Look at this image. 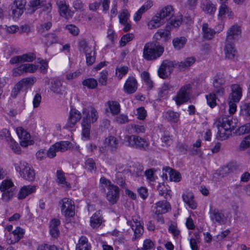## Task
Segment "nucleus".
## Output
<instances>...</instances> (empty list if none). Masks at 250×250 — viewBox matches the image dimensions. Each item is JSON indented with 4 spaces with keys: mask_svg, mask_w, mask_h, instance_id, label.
<instances>
[{
    "mask_svg": "<svg viewBox=\"0 0 250 250\" xmlns=\"http://www.w3.org/2000/svg\"><path fill=\"white\" fill-rule=\"evenodd\" d=\"M164 52V47L157 42H147L143 49V57L147 61L156 60L162 56Z\"/></svg>",
    "mask_w": 250,
    "mask_h": 250,
    "instance_id": "f257e3e1",
    "label": "nucleus"
},
{
    "mask_svg": "<svg viewBox=\"0 0 250 250\" xmlns=\"http://www.w3.org/2000/svg\"><path fill=\"white\" fill-rule=\"evenodd\" d=\"M218 127V134L222 140L226 139L232 130H234L236 126V123L232 121L231 116H224L219 119L217 125Z\"/></svg>",
    "mask_w": 250,
    "mask_h": 250,
    "instance_id": "f03ea898",
    "label": "nucleus"
},
{
    "mask_svg": "<svg viewBox=\"0 0 250 250\" xmlns=\"http://www.w3.org/2000/svg\"><path fill=\"white\" fill-rule=\"evenodd\" d=\"M124 143L128 146L143 151H146L149 145L148 141L135 135H125Z\"/></svg>",
    "mask_w": 250,
    "mask_h": 250,
    "instance_id": "7ed1b4c3",
    "label": "nucleus"
},
{
    "mask_svg": "<svg viewBox=\"0 0 250 250\" xmlns=\"http://www.w3.org/2000/svg\"><path fill=\"white\" fill-rule=\"evenodd\" d=\"M178 64L179 62L176 61L164 60L158 70L159 76L162 79L167 78L174 68H178Z\"/></svg>",
    "mask_w": 250,
    "mask_h": 250,
    "instance_id": "20e7f679",
    "label": "nucleus"
},
{
    "mask_svg": "<svg viewBox=\"0 0 250 250\" xmlns=\"http://www.w3.org/2000/svg\"><path fill=\"white\" fill-rule=\"evenodd\" d=\"M191 86L190 84L182 86L178 91L175 101L177 105L179 106L187 103L190 99Z\"/></svg>",
    "mask_w": 250,
    "mask_h": 250,
    "instance_id": "39448f33",
    "label": "nucleus"
},
{
    "mask_svg": "<svg viewBox=\"0 0 250 250\" xmlns=\"http://www.w3.org/2000/svg\"><path fill=\"white\" fill-rule=\"evenodd\" d=\"M61 205V211L65 217H72L75 215V205L74 202L68 198H64L60 202Z\"/></svg>",
    "mask_w": 250,
    "mask_h": 250,
    "instance_id": "423d86ee",
    "label": "nucleus"
},
{
    "mask_svg": "<svg viewBox=\"0 0 250 250\" xmlns=\"http://www.w3.org/2000/svg\"><path fill=\"white\" fill-rule=\"evenodd\" d=\"M170 209V205L166 201H159L155 204L153 212L155 216L154 217L157 219L158 222L162 223H164V219L160 215L167 213Z\"/></svg>",
    "mask_w": 250,
    "mask_h": 250,
    "instance_id": "0eeeda50",
    "label": "nucleus"
},
{
    "mask_svg": "<svg viewBox=\"0 0 250 250\" xmlns=\"http://www.w3.org/2000/svg\"><path fill=\"white\" fill-rule=\"evenodd\" d=\"M83 113L84 116L82 122L91 125L96 122L98 118V113L96 109L93 106H89L87 108H83Z\"/></svg>",
    "mask_w": 250,
    "mask_h": 250,
    "instance_id": "6e6552de",
    "label": "nucleus"
},
{
    "mask_svg": "<svg viewBox=\"0 0 250 250\" xmlns=\"http://www.w3.org/2000/svg\"><path fill=\"white\" fill-rule=\"evenodd\" d=\"M56 1L59 12L62 17L69 19L73 16V13L69 9V5L65 0H56Z\"/></svg>",
    "mask_w": 250,
    "mask_h": 250,
    "instance_id": "1a4fd4ad",
    "label": "nucleus"
},
{
    "mask_svg": "<svg viewBox=\"0 0 250 250\" xmlns=\"http://www.w3.org/2000/svg\"><path fill=\"white\" fill-rule=\"evenodd\" d=\"M127 224L130 226L134 231V236L132 238L133 241L136 240L143 235L144 229L141 223L139 221H138L137 219L134 220L133 219L132 220L128 221Z\"/></svg>",
    "mask_w": 250,
    "mask_h": 250,
    "instance_id": "9d476101",
    "label": "nucleus"
},
{
    "mask_svg": "<svg viewBox=\"0 0 250 250\" xmlns=\"http://www.w3.org/2000/svg\"><path fill=\"white\" fill-rule=\"evenodd\" d=\"M225 83V80L222 77L217 75L215 76L213 82V89L212 92L216 93L217 95L222 96L225 93L224 85Z\"/></svg>",
    "mask_w": 250,
    "mask_h": 250,
    "instance_id": "9b49d317",
    "label": "nucleus"
},
{
    "mask_svg": "<svg viewBox=\"0 0 250 250\" xmlns=\"http://www.w3.org/2000/svg\"><path fill=\"white\" fill-rule=\"evenodd\" d=\"M209 217L213 223H217L221 224L226 220L224 214L218 209L210 207L209 211Z\"/></svg>",
    "mask_w": 250,
    "mask_h": 250,
    "instance_id": "f8f14e48",
    "label": "nucleus"
},
{
    "mask_svg": "<svg viewBox=\"0 0 250 250\" xmlns=\"http://www.w3.org/2000/svg\"><path fill=\"white\" fill-rule=\"evenodd\" d=\"M26 3V0H15L14 1L11 5V10L14 17L18 18L23 14Z\"/></svg>",
    "mask_w": 250,
    "mask_h": 250,
    "instance_id": "ddd939ff",
    "label": "nucleus"
},
{
    "mask_svg": "<svg viewBox=\"0 0 250 250\" xmlns=\"http://www.w3.org/2000/svg\"><path fill=\"white\" fill-rule=\"evenodd\" d=\"M82 118L81 113L75 108L71 109L66 125L67 128H72Z\"/></svg>",
    "mask_w": 250,
    "mask_h": 250,
    "instance_id": "4468645a",
    "label": "nucleus"
},
{
    "mask_svg": "<svg viewBox=\"0 0 250 250\" xmlns=\"http://www.w3.org/2000/svg\"><path fill=\"white\" fill-rule=\"evenodd\" d=\"M17 133L21 139L20 144L22 146L26 147L32 144V141L30 140V134L21 127H19L17 128Z\"/></svg>",
    "mask_w": 250,
    "mask_h": 250,
    "instance_id": "2eb2a0df",
    "label": "nucleus"
},
{
    "mask_svg": "<svg viewBox=\"0 0 250 250\" xmlns=\"http://www.w3.org/2000/svg\"><path fill=\"white\" fill-rule=\"evenodd\" d=\"M137 88L138 83L136 79L132 76L129 77L124 86L125 92L127 94L134 93L136 91Z\"/></svg>",
    "mask_w": 250,
    "mask_h": 250,
    "instance_id": "dca6fc26",
    "label": "nucleus"
},
{
    "mask_svg": "<svg viewBox=\"0 0 250 250\" xmlns=\"http://www.w3.org/2000/svg\"><path fill=\"white\" fill-rule=\"evenodd\" d=\"M120 190L117 186H112L108 189L106 194V198L110 204L114 205L116 204L119 198Z\"/></svg>",
    "mask_w": 250,
    "mask_h": 250,
    "instance_id": "f3484780",
    "label": "nucleus"
},
{
    "mask_svg": "<svg viewBox=\"0 0 250 250\" xmlns=\"http://www.w3.org/2000/svg\"><path fill=\"white\" fill-rule=\"evenodd\" d=\"M36 190V187L35 186H23L21 188L18 194V198L19 200L24 199L29 195L35 192Z\"/></svg>",
    "mask_w": 250,
    "mask_h": 250,
    "instance_id": "a211bd4d",
    "label": "nucleus"
},
{
    "mask_svg": "<svg viewBox=\"0 0 250 250\" xmlns=\"http://www.w3.org/2000/svg\"><path fill=\"white\" fill-rule=\"evenodd\" d=\"M184 202L191 209H194L197 208V204L194 200V195L192 192L186 191L182 196Z\"/></svg>",
    "mask_w": 250,
    "mask_h": 250,
    "instance_id": "6ab92c4d",
    "label": "nucleus"
},
{
    "mask_svg": "<svg viewBox=\"0 0 250 250\" xmlns=\"http://www.w3.org/2000/svg\"><path fill=\"white\" fill-rule=\"evenodd\" d=\"M203 37L207 40H210L214 38L215 34V29L208 27V25L207 23H204L202 25Z\"/></svg>",
    "mask_w": 250,
    "mask_h": 250,
    "instance_id": "aec40b11",
    "label": "nucleus"
},
{
    "mask_svg": "<svg viewBox=\"0 0 250 250\" xmlns=\"http://www.w3.org/2000/svg\"><path fill=\"white\" fill-rule=\"evenodd\" d=\"M224 52L226 58L229 59H233L237 56V51L233 44L230 42H227L225 47Z\"/></svg>",
    "mask_w": 250,
    "mask_h": 250,
    "instance_id": "412c9836",
    "label": "nucleus"
},
{
    "mask_svg": "<svg viewBox=\"0 0 250 250\" xmlns=\"http://www.w3.org/2000/svg\"><path fill=\"white\" fill-rule=\"evenodd\" d=\"M157 14L166 22L173 15L172 7L171 5H167L162 9Z\"/></svg>",
    "mask_w": 250,
    "mask_h": 250,
    "instance_id": "4be33fe9",
    "label": "nucleus"
},
{
    "mask_svg": "<svg viewBox=\"0 0 250 250\" xmlns=\"http://www.w3.org/2000/svg\"><path fill=\"white\" fill-rule=\"evenodd\" d=\"M231 100L238 102L242 97V88L238 84H233L231 86Z\"/></svg>",
    "mask_w": 250,
    "mask_h": 250,
    "instance_id": "5701e85b",
    "label": "nucleus"
},
{
    "mask_svg": "<svg viewBox=\"0 0 250 250\" xmlns=\"http://www.w3.org/2000/svg\"><path fill=\"white\" fill-rule=\"evenodd\" d=\"M105 147H108L111 151L115 150L119 145L118 140L113 136H109L104 140Z\"/></svg>",
    "mask_w": 250,
    "mask_h": 250,
    "instance_id": "b1692460",
    "label": "nucleus"
},
{
    "mask_svg": "<svg viewBox=\"0 0 250 250\" xmlns=\"http://www.w3.org/2000/svg\"><path fill=\"white\" fill-rule=\"evenodd\" d=\"M165 22L164 20H162L157 14L152 19L148 22L147 26L150 29H156L159 28Z\"/></svg>",
    "mask_w": 250,
    "mask_h": 250,
    "instance_id": "393cba45",
    "label": "nucleus"
},
{
    "mask_svg": "<svg viewBox=\"0 0 250 250\" xmlns=\"http://www.w3.org/2000/svg\"><path fill=\"white\" fill-rule=\"evenodd\" d=\"M241 33V29L239 26L237 25L232 26L227 32L226 41L227 42H230L235 38L236 36H238Z\"/></svg>",
    "mask_w": 250,
    "mask_h": 250,
    "instance_id": "a878e982",
    "label": "nucleus"
},
{
    "mask_svg": "<svg viewBox=\"0 0 250 250\" xmlns=\"http://www.w3.org/2000/svg\"><path fill=\"white\" fill-rule=\"evenodd\" d=\"M163 171L166 172V176H167V173H168L170 181L174 182H179L181 179V176L178 171L174 170L170 167H166L163 168Z\"/></svg>",
    "mask_w": 250,
    "mask_h": 250,
    "instance_id": "bb28decb",
    "label": "nucleus"
},
{
    "mask_svg": "<svg viewBox=\"0 0 250 250\" xmlns=\"http://www.w3.org/2000/svg\"><path fill=\"white\" fill-rule=\"evenodd\" d=\"M154 38L157 41L163 40L167 42L170 38V31L167 29H160L154 34Z\"/></svg>",
    "mask_w": 250,
    "mask_h": 250,
    "instance_id": "cd10ccee",
    "label": "nucleus"
},
{
    "mask_svg": "<svg viewBox=\"0 0 250 250\" xmlns=\"http://www.w3.org/2000/svg\"><path fill=\"white\" fill-rule=\"evenodd\" d=\"M153 5L152 2L148 1L144 4L134 14L133 19L135 21L140 20L143 13L146 12Z\"/></svg>",
    "mask_w": 250,
    "mask_h": 250,
    "instance_id": "c85d7f7f",
    "label": "nucleus"
},
{
    "mask_svg": "<svg viewBox=\"0 0 250 250\" xmlns=\"http://www.w3.org/2000/svg\"><path fill=\"white\" fill-rule=\"evenodd\" d=\"M110 113L112 115H117L121 111L120 104L116 101H108L106 102Z\"/></svg>",
    "mask_w": 250,
    "mask_h": 250,
    "instance_id": "c756f323",
    "label": "nucleus"
},
{
    "mask_svg": "<svg viewBox=\"0 0 250 250\" xmlns=\"http://www.w3.org/2000/svg\"><path fill=\"white\" fill-rule=\"evenodd\" d=\"M91 246L88 243L87 238L84 236H82L76 245V250H90Z\"/></svg>",
    "mask_w": 250,
    "mask_h": 250,
    "instance_id": "7c9ffc66",
    "label": "nucleus"
},
{
    "mask_svg": "<svg viewBox=\"0 0 250 250\" xmlns=\"http://www.w3.org/2000/svg\"><path fill=\"white\" fill-rule=\"evenodd\" d=\"M60 225V221L58 219H53L50 222V233L52 237H56L59 235V230L58 228Z\"/></svg>",
    "mask_w": 250,
    "mask_h": 250,
    "instance_id": "2f4dec72",
    "label": "nucleus"
},
{
    "mask_svg": "<svg viewBox=\"0 0 250 250\" xmlns=\"http://www.w3.org/2000/svg\"><path fill=\"white\" fill-rule=\"evenodd\" d=\"M172 86L167 83H164L161 88L159 89L158 97L160 99H166L168 96L169 91Z\"/></svg>",
    "mask_w": 250,
    "mask_h": 250,
    "instance_id": "473e14b6",
    "label": "nucleus"
},
{
    "mask_svg": "<svg viewBox=\"0 0 250 250\" xmlns=\"http://www.w3.org/2000/svg\"><path fill=\"white\" fill-rule=\"evenodd\" d=\"M24 233V231L23 229L20 227H17L16 229L12 232L13 237H11L10 238V244H14L19 241L23 237Z\"/></svg>",
    "mask_w": 250,
    "mask_h": 250,
    "instance_id": "72a5a7b5",
    "label": "nucleus"
},
{
    "mask_svg": "<svg viewBox=\"0 0 250 250\" xmlns=\"http://www.w3.org/2000/svg\"><path fill=\"white\" fill-rule=\"evenodd\" d=\"M14 166L16 171L19 173L21 176L30 166V165L26 161H20L17 163H14Z\"/></svg>",
    "mask_w": 250,
    "mask_h": 250,
    "instance_id": "f704fd0d",
    "label": "nucleus"
},
{
    "mask_svg": "<svg viewBox=\"0 0 250 250\" xmlns=\"http://www.w3.org/2000/svg\"><path fill=\"white\" fill-rule=\"evenodd\" d=\"M103 218L99 212H96L90 218V225L93 228H98L102 223Z\"/></svg>",
    "mask_w": 250,
    "mask_h": 250,
    "instance_id": "c9c22d12",
    "label": "nucleus"
},
{
    "mask_svg": "<svg viewBox=\"0 0 250 250\" xmlns=\"http://www.w3.org/2000/svg\"><path fill=\"white\" fill-rule=\"evenodd\" d=\"M21 177L29 182H33L35 179V172L33 167L30 165Z\"/></svg>",
    "mask_w": 250,
    "mask_h": 250,
    "instance_id": "e433bc0d",
    "label": "nucleus"
},
{
    "mask_svg": "<svg viewBox=\"0 0 250 250\" xmlns=\"http://www.w3.org/2000/svg\"><path fill=\"white\" fill-rule=\"evenodd\" d=\"M37 79L35 77H30L22 79L18 83L22 88L31 87L36 82Z\"/></svg>",
    "mask_w": 250,
    "mask_h": 250,
    "instance_id": "4c0bfd02",
    "label": "nucleus"
},
{
    "mask_svg": "<svg viewBox=\"0 0 250 250\" xmlns=\"http://www.w3.org/2000/svg\"><path fill=\"white\" fill-rule=\"evenodd\" d=\"M166 118L171 123H176L179 120L180 114L178 112L169 110L165 113Z\"/></svg>",
    "mask_w": 250,
    "mask_h": 250,
    "instance_id": "58836bf2",
    "label": "nucleus"
},
{
    "mask_svg": "<svg viewBox=\"0 0 250 250\" xmlns=\"http://www.w3.org/2000/svg\"><path fill=\"white\" fill-rule=\"evenodd\" d=\"M54 146L58 151L64 152L71 148V143L69 141H60L56 143Z\"/></svg>",
    "mask_w": 250,
    "mask_h": 250,
    "instance_id": "ea45409f",
    "label": "nucleus"
},
{
    "mask_svg": "<svg viewBox=\"0 0 250 250\" xmlns=\"http://www.w3.org/2000/svg\"><path fill=\"white\" fill-rule=\"evenodd\" d=\"M187 42V39L184 37L174 38L172 41L173 45L176 50L183 48Z\"/></svg>",
    "mask_w": 250,
    "mask_h": 250,
    "instance_id": "a19ab883",
    "label": "nucleus"
},
{
    "mask_svg": "<svg viewBox=\"0 0 250 250\" xmlns=\"http://www.w3.org/2000/svg\"><path fill=\"white\" fill-rule=\"evenodd\" d=\"M44 44L48 46L58 42V37L54 33H49L44 36Z\"/></svg>",
    "mask_w": 250,
    "mask_h": 250,
    "instance_id": "79ce46f5",
    "label": "nucleus"
},
{
    "mask_svg": "<svg viewBox=\"0 0 250 250\" xmlns=\"http://www.w3.org/2000/svg\"><path fill=\"white\" fill-rule=\"evenodd\" d=\"M202 8L208 14H213L216 11L215 5L210 1H206L203 3Z\"/></svg>",
    "mask_w": 250,
    "mask_h": 250,
    "instance_id": "37998d69",
    "label": "nucleus"
},
{
    "mask_svg": "<svg viewBox=\"0 0 250 250\" xmlns=\"http://www.w3.org/2000/svg\"><path fill=\"white\" fill-rule=\"evenodd\" d=\"M57 182L59 184H62L66 187H70V185L66 181L64 173L62 170H57L56 172Z\"/></svg>",
    "mask_w": 250,
    "mask_h": 250,
    "instance_id": "c03bdc74",
    "label": "nucleus"
},
{
    "mask_svg": "<svg viewBox=\"0 0 250 250\" xmlns=\"http://www.w3.org/2000/svg\"><path fill=\"white\" fill-rule=\"evenodd\" d=\"M195 62L193 57H188L184 61L179 62L178 68L180 69H186L192 65Z\"/></svg>",
    "mask_w": 250,
    "mask_h": 250,
    "instance_id": "a18cd8bd",
    "label": "nucleus"
},
{
    "mask_svg": "<svg viewBox=\"0 0 250 250\" xmlns=\"http://www.w3.org/2000/svg\"><path fill=\"white\" fill-rule=\"evenodd\" d=\"M225 3L226 2H222L219 8L218 17H223L226 14H228V16L230 17L232 15V12L229 11V8Z\"/></svg>",
    "mask_w": 250,
    "mask_h": 250,
    "instance_id": "49530a36",
    "label": "nucleus"
},
{
    "mask_svg": "<svg viewBox=\"0 0 250 250\" xmlns=\"http://www.w3.org/2000/svg\"><path fill=\"white\" fill-rule=\"evenodd\" d=\"M161 140L163 143V146H170L173 142L171 136L167 131L164 132L163 135L161 138Z\"/></svg>",
    "mask_w": 250,
    "mask_h": 250,
    "instance_id": "de8ad7c7",
    "label": "nucleus"
},
{
    "mask_svg": "<svg viewBox=\"0 0 250 250\" xmlns=\"http://www.w3.org/2000/svg\"><path fill=\"white\" fill-rule=\"evenodd\" d=\"M115 182L123 188H126L125 180L123 174L120 172H117L115 176Z\"/></svg>",
    "mask_w": 250,
    "mask_h": 250,
    "instance_id": "09e8293b",
    "label": "nucleus"
},
{
    "mask_svg": "<svg viewBox=\"0 0 250 250\" xmlns=\"http://www.w3.org/2000/svg\"><path fill=\"white\" fill-rule=\"evenodd\" d=\"M216 93L212 92L206 96L207 104L212 108L216 105Z\"/></svg>",
    "mask_w": 250,
    "mask_h": 250,
    "instance_id": "8fccbe9b",
    "label": "nucleus"
},
{
    "mask_svg": "<svg viewBox=\"0 0 250 250\" xmlns=\"http://www.w3.org/2000/svg\"><path fill=\"white\" fill-rule=\"evenodd\" d=\"M62 83L59 80L56 79L52 82L50 86V90L54 93L60 94L61 92V88Z\"/></svg>",
    "mask_w": 250,
    "mask_h": 250,
    "instance_id": "3c124183",
    "label": "nucleus"
},
{
    "mask_svg": "<svg viewBox=\"0 0 250 250\" xmlns=\"http://www.w3.org/2000/svg\"><path fill=\"white\" fill-rule=\"evenodd\" d=\"M9 189H15L14 184L11 180L6 179L3 180L0 185V190L4 191Z\"/></svg>",
    "mask_w": 250,
    "mask_h": 250,
    "instance_id": "603ef678",
    "label": "nucleus"
},
{
    "mask_svg": "<svg viewBox=\"0 0 250 250\" xmlns=\"http://www.w3.org/2000/svg\"><path fill=\"white\" fill-rule=\"evenodd\" d=\"M84 168L87 170L92 172L96 170V165L94 160L92 158H88L85 162Z\"/></svg>",
    "mask_w": 250,
    "mask_h": 250,
    "instance_id": "864d4df0",
    "label": "nucleus"
},
{
    "mask_svg": "<svg viewBox=\"0 0 250 250\" xmlns=\"http://www.w3.org/2000/svg\"><path fill=\"white\" fill-rule=\"evenodd\" d=\"M82 135L86 139H89L90 137V129L91 125L82 122Z\"/></svg>",
    "mask_w": 250,
    "mask_h": 250,
    "instance_id": "5fc2aeb1",
    "label": "nucleus"
},
{
    "mask_svg": "<svg viewBox=\"0 0 250 250\" xmlns=\"http://www.w3.org/2000/svg\"><path fill=\"white\" fill-rule=\"evenodd\" d=\"M2 192L1 199L3 201L7 202L12 199L15 192V189L0 191Z\"/></svg>",
    "mask_w": 250,
    "mask_h": 250,
    "instance_id": "6e6d98bb",
    "label": "nucleus"
},
{
    "mask_svg": "<svg viewBox=\"0 0 250 250\" xmlns=\"http://www.w3.org/2000/svg\"><path fill=\"white\" fill-rule=\"evenodd\" d=\"M129 126L132 133L137 134L144 133L146 131V128L143 125L131 124Z\"/></svg>",
    "mask_w": 250,
    "mask_h": 250,
    "instance_id": "4d7b16f0",
    "label": "nucleus"
},
{
    "mask_svg": "<svg viewBox=\"0 0 250 250\" xmlns=\"http://www.w3.org/2000/svg\"><path fill=\"white\" fill-rule=\"evenodd\" d=\"M82 83L84 86L89 89H94L98 85L97 81L94 78L85 79L83 81Z\"/></svg>",
    "mask_w": 250,
    "mask_h": 250,
    "instance_id": "13d9d810",
    "label": "nucleus"
},
{
    "mask_svg": "<svg viewBox=\"0 0 250 250\" xmlns=\"http://www.w3.org/2000/svg\"><path fill=\"white\" fill-rule=\"evenodd\" d=\"M128 71V67L126 66L117 67L116 69V76L121 80L125 76Z\"/></svg>",
    "mask_w": 250,
    "mask_h": 250,
    "instance_id": "bf43d9fd",
    "label": "nucleus"
},
{
    "mask_svg": "<svg viewBox=\"0 0 250 250\" xmlns=\"http://www.w3.org/2000/svg\"><path fill=\"white\" fill-rule=\"evenodd\" d=\"M46 4L45 0H32L30 2V6L33 8V11L37 10Z\"/></svg>",
    "mask_w": 250,
    "mask_h": 250,
    "instance_id": "052dcab7",
    "label": "nucleus"
},
{
    "mask_svg": "<svg viewBox=\"0 0 250 250\" xmlns=\"http://www.w3.org/2000/svg\"><path fill=\"white\" fill-rule=\"evenodd\" d=\"M85 54L86 63L89 65H91L95 61V52L92 50H91V52L86 50Z\"/></svg>",
    "mask_w": 250,
    "mask_h": 250,
    "instance_id": "680f3d73",
    "label": "nucleus"
},
{
    "mask_svg": "<svg viewBox=\"0 0 250 250\" xmlns=\"http://www.w3.org/2000/svg\"><path fill=\"white\" fill-rule=\"evenodd\" d=\"M134 36L133 34L128 33L124 35L120 41L121 46H124L129 42L131 41L134 38Z\"/></svg>",
    "mask_w": 250,
    "mask_h": 250,
    "instance_id": "e2e57ef3",
    "label": "nucleus"
},
{
    "mask_svg": "<svg viewBox=\"0 0 250 250\" xmlns=\"http://www.w3.org/2000/svg\"><path fill=\"white\" fill-rule=\"evenodd\" d=\"M52 24L50 21L41 24L37 27V31L39 33L42 34L43 32L49 30Z\"/></svg>",
    "mask_w": 250,
    "mask_h": 250,
    "instance_id": "0e129e2a",
    "label": "nucleus"
},
{
    "mask_svg": "<svg viewBox=\"0 0 250 250\" xmlns=\"http://www.w3.org/2000/svg\"><path fill=\"white\" fill-rule=\"evenodd\" d=\"M129 14L127 10H123L119 15L120 23H126L129 19Z\"/></svg>",
    "mask_w": 250,
    "mask_h": 250,
    "instance_id": "69168bd1",
    "label": "nucleus"
},
{
    "mask_svg": "<svg viewBox=\"0 0 250 250\" xmlns=\"http://www.w3.org/2000/svg\"><path fill=\"white\" fill-rule=\"evenodd\" d=\"M115 121L117 124L122 125L128 123L129 119L126 115L122 114L116 117Z\"/></svg>",
    "mask_w": 250,
    "mask_h": 250,
    "instance_id": "338daca9",
    "label": "nucleus"
},
{
    "mask_svg": "<svg viewBox=\"0 0 250 250\" xmlns=\"http://www.w3.org/2000/svg\"><path fill=\"white\" fill-rule=\"evenodd\" d=\"M237 133L239 135H242L250 133V123H247L237 129Z\"/></svg>",
    "mask_w": 250,
    "mask_h": 250,
    "instance_id": "774afa93",
    "label": "nucleus"
}]
</instances>
